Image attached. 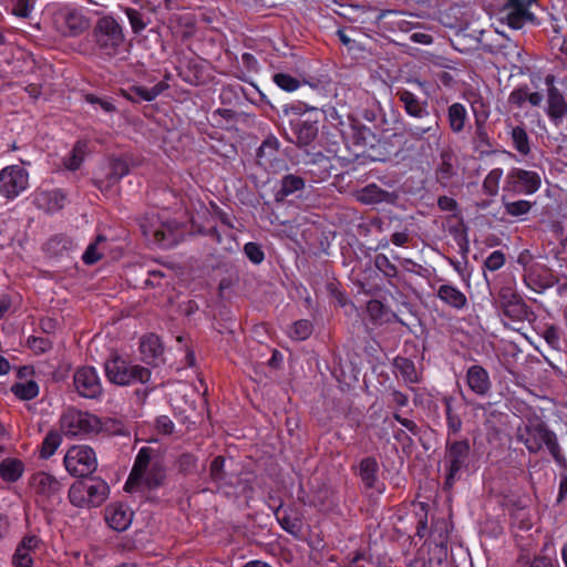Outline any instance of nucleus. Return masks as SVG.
Listing matches in <instances>:
<instances>
[{"label":"nucleus","mask_w":567,"mask_h":567,"mask_svg":"<svg viewBox=\"0 0 567 567\" xmlns=\"http://www.w3.org/2000/svg\"><path fill=\"white\" fill-rule=\"evenodd\" d=\"M60 429L68 437L87 439L99 434L124 435L123 425L115 419L97 415L74 408L68 409L60 417Z\"/></svg>","instance_id":"1"},{"label":"nucleus","mask_w":567,"mask_h":567,"mask_svg":"<svg viewBox=\"0 0 567 567\" xmlns=\"http://www.w3.org/2000/svg\"><path fill=\"white\" fill-rule=\"evenodd\" d=\"M165 477V466L157 451L144 446L137 452L124 488L128 493L156 489L163 484Z\"/></svg>","instance_id":"2"},{"label":"nucleus","mask_w":567,"mask_h":567,"mask_svg":"<svg viewBox=\"0 0 567 567\" xmlns=\"http://www.w3.org/2000/svg\"><path fill=\"white\" fill-rule=\"evenodd\" d=\"M516 436L517 441L523 443L532 454L538 453L543 446H546L557 463L564 460L556 434L538 417L529 419L517 426Z\"/></svg>","instance_id":"3"},{"label":"nucleus","mask_w":567,"mask_h":567,"mask_svg":"<svg viewBox=\"0 0 567 567\" xmlns=\"http://www.w3.org/2000/svg\"><path fill=\"white\" fill-rule=\"evenodd\" d=\"M179 226V221L171 218L168 209H163L158 214H147L141 223V229L145 238L164 249L178 244L182 236Z\"/></svg>","instance_id":"4"},{"label":"nucleus","mask_w":567,"mask_h":567,"mask_svg":"<svg viewBox=\"0 0 567 567\" xmlns=\"http://www.w3.org/2000/svg\"><path fill=\"white\" fill-rule=\"evenodd\" d=\"M104 370L107 380L121 386L144 384L151 380L152 375L148 368L117 354L105 361Z\"/></svg>","instance_id":"5"},{"label":"nucleus","mask_w":567,"mask_h":567,"mask_svg":"<svg viewBox=\"0 0 567 567\" xmlns=\"http://www.w3.org/2000/svg\"><path fill=\"white\" fill-rule=\"evenodd\" d=\"M92 37L96 50L107 56L115 55L125 39L122 25L112 16H103L96 21Z\"/></svg>","instance_id":"6"},{"label":"nucleus","mask_w":567,"mask_h":567,"mask_svg":"<svg viewBox=\"0 0 567 567\" xmlns=\"http://www.w3.org/2000/svg\"><path fill=\"white\" fill-rule=\"evenodd\" d=\"M109 492V485L102 480L78 481L69 489V499L78 507H95L106 499Z\"/></svg>","instance_id":"7"},{"label":"nucleus","mask_w":567,"mask_h":567,"mask_svg":"<svg viewBox=\"0 0 567 567\" xmlns=\"http://www.w3.org/2000/svg\"><path fill=\"white\" fill-rule=\"evenodd\" d=\"M471 463V445L467 440L446 442L444 468L445 484L452 486Z\"/></svg>","instance_id":"8"},{"label":"nucleus","mask_w":567,"mask_h":567,"mask_svg":"<svg viewBox=\"0 0 567 567\" xmlns=\"http://www.w3.org/2000/svg\"><path fill=\"white\" fill-rule=\"evenodd\" d=\"M63 464L72 476L85 477L96 470L97 458L95 451L91 446L73 445L66 451Z\"/></svg>","instance_id":"9"},{"label":"nucleus","mask_w":567,"mask_h":567,"mask_svg":"<svg viewBox=\"0 0 567 567\" xmlns=\"http://www.w3.org/2000/svg\"><path fill=\"white\" fill-rule=\"evenodd\" d=\"M29 186V173L20 165H9L0 171V195L14 199Z\"/></svg>","instance_id":"10"},{"label":"nucleus","mask_w":567,"mask_h":567,"mask_svg":"<svg viewBox=\"0 0 567 567\" xmlns=\"http://www.w3.org/2000/svg\"><path fill=\"white\" fill-rule=\"evenodd\" d=\"M430 539V557L426 566L447 567L449 528L445 520L433 524Z\"/></svg>","instance_id":"11"},{"label":"nucleus","mask_w":567,"mask_h":567,"mask_svg":"<svg viewBox=\"0 0 567 567\" xmlns=\"http://www.w3.org/2000/svg\"><path fill=\"white\" fill-rule=\"evenodd\" d=\"M540 183V176L538 173L522 168H513L506 176L504 192L530 195L539 189Z\"/></svg>","instance_id":"12"},{"label":"nucleus","mask_w":567,"mask_h":567,"mask_svg":"<svg viewBox=\"0 0 567 567\" xmlns=\"http://www.w3.org/2000/svg\"><path fill=\"white\" fill-rule=\"evenodd\" d=\"M73 383L79 395L85 399H99L103 386L99 373L93 367H81L73 375Z\"/></svg>","instance_id":"13"},{"label":"nucleus","mask_w":567,"mask_h":567,"mask_svg":"<svg viewBox=\"0 0 567 567\" xmlns=\"http://www.w3.org/2000/svg\"><path fill=\"white\" fill-rule=\"evenodd\" d=\"M499 306L502 315L514 322H523L529 316V307L512 288H502L499 291Z\"/></svg>","instance_id":"14"},{"label":"nucleus","mask_w":567,"mask_h":567,"mask_svg":"<svg viewBox=\"0 0 567 567\" xmlns=\"http://www.w3.org/2000/svg\"><path fill=\"white\" fill-rule=\"evenodd\" d=\"M409 18L413 16L405 11L384 10L378 14L377 22L384 31L408 33L416 28V22Z\"/></svg>","instance_id":"15"},{"label":"nucleus","mask_w":567,"mask_h":567,"mask_svg":"<svg viewBox=\"0 0 567 567\" xmlns=\"http://www.w3.org/2000/svg\"><path fill=\"white\" fill-rule=\"evenodd\" d=\"M555 81L556 79L553 74H547L545 76V84L548 90L547 116L556 126H558L567 116V103L564 96L554 86Z\"/></svg>","instance_id":"16"},{"label":"nucleus","mask_w":567,"mask_h":567,"mask_svg":"<svg viewBox=\"0 0 567 567\" xmlns=\"http://www.w3.org/2000/svg\"><path fill=\"white\" fill-rule=\"evenodd\" d=\"M43 542L34 534L25 535L17 545L12 555V565L14 567H32L33 555L41 548Z\"/></svg>","instance_id":"17"},{"label":"nucleus","mask_w":567,"mask_h":567,"mask_svg":"<svg viewBox=\"0 0 567 567\" xmlns=\"http://www.w3.org/2000/svg\"><path fill=\"white\" fill-rule=\"evenodd\" d=\"M31 489L41 501L54 497L61 489L60 482L47 472H37L30 478Z\"/></svg>","instance_id":"18"},{"label":"nucleus","mask_w":567,"mask_h":567,"mask_svg":"<svg viewBox=\"0 0 567 567\" xmlns=\"http://www.w3.org/2000/svg\"><path fill=\"white\" fill-rule=\"evenodd\" d=\"M423 120L424 122L422 124H409L405 128L406 134L416 141L426 138L427 141L432 140L437 144L441 140L439 118L429 114L427 117H424Z\"/></svg>","instance_id":"19"},{"label":"nucleus","mask_w":567,"mask_h":567,"mask_svg":"<svg viewBox=\"0 0 567 567\" xmlns=\"http://www.w3.org/2000/svg\"><path fill=\"white\" fill-rule=\"evenodd\" d=\"M133 515V511L124 503H112L105 508L107 525L117 532H124L131 526Z\"/></svg>","instance_id":"20"},{"label":"nucleus","mask_w":567,"mask_h":567,"mask_svg":"<svg viewBox=\"0 0 567 567\" xmlns=\"http://www.w3.org/2000/svg\"><path fill=\"white\" fill-rule=\"evenodd\" d=\"M435 297L446 307L461 311L467 307L466 295L455 285L444 282L435 288Z\"/></svg>","instance_id":"21"},{"label":"nucleus","mask_w":567,"mask_h":567,"mask_svg":"<svg viewBox=\"0 0 567 567\" xmlns=\"http://www.w3.org/2000/svg\"><path fill=\"white\" fill-rule=\"evenodd\" d=\"M468 388L478 395H485L491 389L488 372L481 365H472L466 372Z\"/></svg>","instance_id":"22"},{"label":"nucleus","mask_w":567,"mask_h":567,"mask_svg":"<svg viewBox=\"0 0 567 567\" xmlns=\"http://www.w3.org/2000/svg\"><path fill=\"white\" fill-rule=\"evenodd\" d=\"M276 518L282 529L295 537H300L302 534V520L298 513L282 509L280 503L277 508L274 509Z\"/></svg>","instance_id":"23"},{"label":"nucleus","mask_w":567,"mask_h":567,"mask_svg":"<svg viewBox=\"0 0 567 567\" xmlns=\"http://www.w3.org/2000/svg\"><path fill=\"white\" fill-rule=\"evenodd\" d=\"M396 95L408 115L415 118H424L430 114L426 103L422 102L414 93L408 90H400Z\"/></svg>","instance_id":"24"},{"label":"nucleus","mask_w":567,"mask_h":567,"mask_svg":"<svg viewBox=\"0 0 567 567\" xmlns=\"http://www.w3.org/2000/svg\"><path fill=\"white\" fill-rule=\"evenodd\" d=\"M90 152L91 142L87 138L78 140L70 154L63 158V166L71 172L78 171Z\"/></svg>","instance_id":"25"},{"label":"nucleus","mask_w":567,"mask_h":567,"mask_svg":"<svg viewBox=\"0 0 567 567\" xmlns=\"http://www.w3.org/2000/svg\"><path fill=\"white\" fill-rule=\"evenodd\" d=\"M533 19V13L524 8L513 7L506 4V8L502 11L501 21L505 22L509 28L514 30L522 29L525 23Z\"/></svg>","instance_id":"26"},{"label":"nucleus","mask_w":567,"mask_h":567,"mask_svg":"<svg viewBox=\"0 0 567 567\" xmlns=\"http://www.w3.org/2000/svg\"><path fill=\"white\" fill-rule=\"evenodd\" d=\"M24 473V463L16 457H7L0 463V477L6 483H16Z\"/></svg>","instance_id":"27"},{"label":"nucleus","mask_w":567,"mask_h":567,"mask_svg":"<svg viewBox=\"0 0 567 567\" xmlns=\"http://www.w3.org/2000/svg\"><path fill=\"white\" fill-rule=\"evenodd\" d=\"M468 120L466 107L458 102L451 104L447 109V121L453 133H461Z\"/></svg>","instance_id":"28"},{"label":"nucleus","mask_w":567,"mask_h":567,"mask_svg":"<svg viewBox=\"0 0 567 567\" xmlns=\"http://www.w3.org/2000/svg\"><path fill=\"white\" fill-rule=\"evenodd\" d=\"M62 19L64 27L60 30L64 35H76L84 31L87 25L86 19L75 11L63 14Z\"/></svg>","instance_id":"29"},{"label":"nucleus","mask_w":567,"mask_h":567,"mask_svg":"<svg viewBox=\"0 0 567 567\" xmlns=\"http://www.w3.org/2000/svg\"><path fill=\"white\" fill-rule=\"evenodd\" d=\"M379 464L374 457H365L360 463V477L368 488H377Z\"/></svg>","instance_id":"30"},{"label":"nucleus","mask_w":567,"mask_h":567,"mask_svg":"<svg viewBox=\"0 0 567 567\" xmlns=\"http://www.w3.org/2000/svg\"><path fill=\"white\" fill-rule=\"evenodd\" d=\"M508 134L512 138L513 147L523 156L530 153L529 136L523 125L509 126Z\"/></svg>","instance_id":"31"},{"label":"nucleus","mask_w":567,"mask_h":567,"mask_svg":"<svg viewBox=\"0 0 567 567\" xmlns=\"http://www.w3.org/2000/svg\"><path fill=\"white\" fill-rule=\"evenodd\" d=\"M37 199L40 205H42V204L47 205L48 212L54 213L64 207L66 197H65V194L61 189H53V190L41 193Z\"/></svg>","instance_id":"32"},{"label":"nucleus","mask_w":567,"mask_h":567,"mask_svg":"<svg viewBox=\"0 0 567 567\" xmlns=\"http://www.w3.org/2000/svg\"><path fill=\"white\" fill-rule=\"evenodd\" d=\"M340 133L344 140H352L354 144L365 143L370 130L359 123H351L348 127H344L343 123H340Z\"/></svg>","instance_id":"33"},{"label":"nucleus","mask_w":567,"mask_h":567,"mask_svg":"<svg viewBox=\"0 0 567 567\" xmlns=\"http://www.w3.org/2000/svg\"><path fill=\"white\" fill-rule=\"evenodd\" d=\"M61 443L62 436L59 432H48L40 447V457L43 460L50 458L56 452Z\"/></svg>","instance_id":"34"},{"label":"nucleus","mask_w":567,"mask_h":567,"mask_svg":"<svg viewBox=\"0 0 567 567\" xmlns=\"http://www.w3.org/2000/svg\"><path fill=\"white\" fill-rule=\"evenodd\" d=\"M106 243V238L103 235H99L95 241L91 243L82 255V260L85 265H93L99 261L104 252L102 245Z\"/></svg>","instance_id":"35"},{"label":"nucleus","mask_w":567,"mask_h":567,"mask_svg":"<svg viewBox=\"0 0 567 567\" xmlns=\"http://www.w3.org/2000/svg\"><path fill=\"white\" fill-rule=\"evenodd\" d=\"M130 173L127 163L122 158H113L109 163L107 178L110 184H114Z\"/></svg>","instance_id":"36"},{"label":"nucleus","mask_w":567,"mask_h":567,"mask_svg":"<svg viewBox=\"0 0 567 567\" xmlns=\"http://www.w3.org/2000/svg\"><path fill=\"white\" fill-rule=\"evenodd\" d=\"M297 142L301 146L310 145L318 134V127L313 123L303 122L297 127Z\"/></svg>","instance_id":"37"},{"label":"nucleus","mask_w":567,"mask_h":567,"mask_svg":"<svg viewBox=\"0 0 567 567\" xmlns=\"http://www.w3.org/2000/svg\"><path fill=\"white\" fill-rule=\"evenodd\" d=\"M385 192L375 184L365 186L358 195L360 202L364 204H378L384 200Z\"/></svg>","instance_id":"38"},{"label":"nucleus","mask_w":567,"mask_h":567,"mask_svg":"<svg viewBox=\"0 0 567 567\" xmlns=\"http://www.w3.org/2000/svg\"><path fill=\"white\" fill-rule=\"evenodd\" d=\"M503 177L502 168H493L484 178L483 189L488 196H495L499 189V182Z\"/></svg>","instance_id":"39"},{"label":"nucleus","mask_w":567,"mask_h":567,"mask_svg":"<svg viewBox=\"0 0 567 567\" xmlns=\"http://www.w3.org/2000/svg\"><path fill=\"white\" fill-rule=\"evenodd\" d=\"M505 213L512 217L520 218L529 213L533 204L525 199L503 202Z\"/></svg>","instance_id":"40"},{"label":"nucleus","mask_w":567,"mask_h":567,"mask_svg":"<svg viewBox=\"0 0 567 567\" xmlns=\"http://www.w3.org/2000/svg\"><path fill=\"white\" fill-rule=\"evenodd\" d=\"M12 392L21 400H32L39 394V385L34 381L17 383L12 386Z\"/></svg>","instance_id":"41"},{"label":"nucleus","mask_w":567,"mask_h":567,"mask_svg":"<svg viewBox=\"0 0 567 567\" xmlns=\"http://www.w3.org/2000/svg\"><path fill=\"white\" fill-rule=\"evenodd\" d=\"M274 83L286 92H295L301 86V82L290 74L278 72L272 75Z\"/></svg>","instance_id":"42"},{"label":"nucleus","mask_w":567,"mask_h":567,"mask_svg":"<svg viewBox=\"0 0 567 567\" xmlns=\"http://www.w3.org/2000/svg\"><path fill=\"white\" fill-rule=\"evenodd\" d=\"M305 187V181L293 174H289L282 178L281 188L279 194L281 196H289Z\"/></svg>","instance_id":"43"},{"label":"nucleus","mask_w":567,"mask_h":567,"mask_svg":"<svg viewBox=\"0 0 567 567\" xmlns=\"http://www.w3.org/2000/svg\"><path fill=\"white\" fill-rule=\"evenodd\" d=\"M312 333V323L309 320L302 319L296 321L290 330H289V337L293 340H306L308 339Z\"/></svg>","instance_id":"44"},{"label":"nucleus","mask_w":567,"mask_h":567,"mask_svg":"<svg viewBox=\"0 0 567 567\" xmlns=\"http://www.w3.org/2000/svg\"><path fill=\"white\" fill-rule=\"evenodd\" d=\"M9 8L12 14L19 18H28L33 11V3L31 0H9Z\"/></svg>","instance_id":"45"},{"label":"nucleus","mask_w":567,"mask_h":567,"mask_svg":"<svg viewBox=\"0 0 567 567\" xmlns=\"http://www.w3.org/2000/svg\"><path fill=\"white\" fill-rule=\"evenodd\" d=\"M165 89V84L157 83L152 87L136 86L133 92L143 101L151 102L155 100Z\"/></svg>","instance_id":"46"},{"label":"nucleus","mask_w":567,"mask_h":567,"mask_svg":"<svg viewBox=\"0 0 567 567\" xmlns=\"http://www.w3.org/2000/svg\"><path fill=\"white\" fill-rule=\"evenodd\" d=\"M395 365L406 382H417V373L412 361L408 359L396 360Z\"/></svg>","instance_id":"47"},{"label":"nucleus","mask_w":567,"mask_h":567,"mask_svg":"<svg viewBox=\"0 0 567 567\" xmlns=\"http://www.w3.org/2000/svg\"><path fill=\"white\" fill-rule=\"evenodd\" d=\"M28 347L35 353L42 354L51 350L52 341L44 337H30L28 339Z\"/></svg>","instance_id":"48"},{"label":"nucleus","mask_w":567,"mask_h":567,"mask_svg":"<svg viewBox=\"0 0 567 567\" xmlns=\"http://www.w3.org/2000/svg\"><path fill=\"white\" fill-rule=\"evenodd\" d=\"M244 252L247 258L255 265H259L265 259V254L260 247V245L256 243H247L244 246Z\"/></svg>","instance_id":"49"},{"label":"nucleus","mask_w":567,"mask_h":567,"mask_svg":"<svg viewBox=\"0 0 567 567\" xmlns=\"http://www.w3.org/2000/svg\"><path fill=\"white\" fill-rule=\"evenodd\" d=\"M505 264V255L501 250H494L484 261V267L489 271L501 269Z\"/></svg>","instance_id":"50"},{"label":"nucleus","mask_w":567,"mask_h":567,"mask_svg":"<svg viewBox=\"0 0 567 567\" xmlns=\"http://www.w3.org/2000/svg\"><path fill=\"white\" fill-rule=\"evenodd\" d=\"M472 111L475 117V124H485L489 116L488 107L482 101L476 100L472 103Z\"/></svg>","instance_id":"51"},{"label":"nucleus","mask_w":567,"mask_h":567,"mask_svg":"<svg viewBox=\"0 0 567 567\" xmlns=\"http://www.w3.org/2000/svg\"><path fill=\"white\" fill-rule=\"evenodd\" d=\"M375 266L386 277H395L396 276V272H398L396 267L384 255H378L375 257Z\"/></svg>","instance_id":"52"},{"label":"nucleus","mask_w":567,"mask_h":567,"mask_svg":"<svg viewBox=\"0 0 567 567\" xmlns=\"http://www.w3.org/2000/svg\"><path fill=\"white\" fill-rule=\"evenodd\" d=\"M446 424L449 434H457L462 429V420L457 414L452 412L451 405H446Z\"/></svg>","instance_id":"53"},{"label":"nucleus","mask_w":567,"mask_h":567,"mask_svg":"<svg viewBox=\"0 0 567 567\" xmlns=\"http://www.w3.org/2000/svg\"><path fill=\"white\" fill-rule=\"evenodd\" d=\"M141 351L143 353L150 352L152 357H157L159 353L158 339L153 334L144 337L141 341Z\"/></svg>","instance_id":"54"},{"label":"nucleus","mask_w":567,"mask_h":567,"mask_svg":"<svg viewBox=\"0 0 567 567\" xmlns=\"http://www.w3.org/2000/svg\"><path fill=\"white\" fill-rule=\"evenodd\" d=\"M556 34L550 39L551 50H557L565 62H567V37H563L555 30Z\"/></svg>","instance_id":"55"},{"label":"nucleus","mask_w":567,"mask_h":567,"mask_svg":"<svg viewBox=\"0 0 567 567\" xmlns=\"http://www.w3.org/2000/svg\"><path fill=\"white\" fill-rule=\"evenodd\" d=\"M528 90L526 87H518L511 92L508 96L509 104L516 107H523L527 102Z\"/></svg>","instance_id":"56"},{"label":"nucleus","mask_w":567,"mask_h":567,"mask_svg":"<svg viewBox=\"0 0 567 567\" xmlns=\"http://www.w3.org/2000/svg\"><path fill=\"white\" fill-rule=\"evenodd\" d=\"M543 337L545 339V341L554 349H557L559 347V343H560V336H559V331H558V328L554 324L551 326H548L544 333H543Z\"/></svg>","instance_id":"57"},{"label":"nucleus","mask_w":567,"mask_h":567,"mask_svg":"<svg viewBox=\"0 0 567 567\" xmlns=\"http://www.w3.org/2000/svg\"><path fill=\"white\" fill-rule=\"evenodd\" d=\"M126 13H127V18L131 23L132 30L135 33H138L145 29L146 24L143 21L142 16L140 14V12L137 10L128 9Z\"/></svg>","instance_id":"58"},{"label":"nucleus","mask_w":567,"mask_h":567,"mask_svg":"<svg viewBox=\"0 0 567 567\" xmlns=\"http://www.w3.org/2000/svg\"><path fill=\"white\" fill-rule=\"evenodd\" d=\"M225 466V458L216 456L210 464V476L214 481L219 482L223 480V471Z\"/></svg>","instance_id":"59"},{"label":"nucleus","mask_w":567,"mask_h":567,"mask_svg":"<svg viewBox=\"0 0 567 567\" xmlns=\"http://www.w3.org/2000/svg\"><path fill=\"white\" fill-rule=\"evenodd\" d=\"M475 140L477 143V148H489V137L485 130V124L476 125Z\"/></svg>","instance_id":"60"},{"label":"nucleus","mask_w":567,"mask_h":567,"mask_svg":"<svg viewBox=\"0 0 567 567\" xmlns=\"http://www.w3.org/2000/svg\"><path fill=\"white\" fill-rule=\"evenodd\" d=\"M156 429L159 433L167 435L173 433L174 423L168 416L161 415L156 419Z\"/></svg>","instance_id":"61"},{"label":"nucleus","mask_w":567,"mask_h":567,"mask_svg":"<svg viewBox=\"0 0 567 567\" xmlns=\"http://www.w3.org/2000/svg\"><path fill=\"white\" fill-rule=\"evenodd\" d=\"M241 63L248 70V71H252V72H256L258 70V61L257 59L255 58L254 54L251 53H248V52H245L241 54Z\"/></svg>","instance_id":"62"},{"label":"nucleus","mask_w":567,"mask_h":567,"mask_svg":"<svg viewBox=\"0 0 567 567\" xmlns=\"http://www.w3.org/2000/svg\"><path fill=\"white\" fill-rule=\"evenodd\" d=\"M268 151L270 154L277 151V141L276 140L264 141L262 144L260 145V147L258 148L257 157L259 159H262V157L265 156V154Z\"/></svg>","instance_id":"63"},{"label":"nucleus","mask_w":567,"mask_h":567,"mask_svg":"<svg viewBox=\"0 0 567 567\" xmlns=\"http://www.w3.org/2000/svg\"><path fill=\"white\" fill-rule=\"evenodd\" d=\"M437 205L444 212H454L457 207L456 200L449 196H441L437 200Z\"/></svg>","instance_id":"64"}]
</instances>
